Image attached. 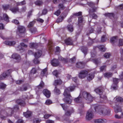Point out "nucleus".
<instances>
[{
  "label": "nucleus",
  "instance_id": "1",
  "mask_svg": "<svg viewBox=\"0 0 123 123\" xmlns=\"http://www.w3.org/2000/svg\"><path fill=\"white\" fill-rule=\"evenodd\" d=\"M63 95L65 98L63 99V100L65 102L70 104L72 101V97L71 95L70 91L68 89H66L63 93Z\"/></svg>",
  "mask_w": 123,
  "mask_h": 123
},
{
  "label": "nucleus",
  "instance_id": "2",
  "mask_svg": "<svg viewBox=\"0 0 123 123\" xmlns=\"http://www.w3.org/2000/svg\"><path fill=\"white\" fill-rule=\"evenodd\" d=\"M94 108L95 111L98 112L100 115H108L110 113V111L105 108H100L99 106L95 107Z\"/></svg>",
  "mask_w": 123,
  "mask_h": 123
},
{
  "label": "nucleus",
  "instance_id": "3",
  "mask_svg": "<svg viewBox=\"0 0 123 123\" xmlns=\"http://www.w3.org/2000/svg\"><path fill=\"white\" fill-rule=\"evenodd\" d=\"M42 52L41 50H39L35 53L34 56L35 58L33 60V61L34 63L35 64H38L40 63V61L38 59L41 56Z\"/></svg>",
  "mask_w": 123,
  "mask_h": 123
},
{
  "label": "nucleus",
  "instance_id": "4",
  "mask_svg": "<svg viewBox=\"0 0 123 123\" xmlns=\"http://www.w3.org/2000/svg\"><path fill=\"white\" fill-rule=\"evenodd\" d=\"M83 97L88 101V103L92 102L94 98H93L90 94L86 92H84L82 93Z\"/></svg>",
  "mask_w": 123,
  "mask_h": 123
},
{
  "label": "nucleus",
  "instance_id": "5",
  "mask_svg": "<svg viewBox=\"0 0 123 123\" xmlns=\"http://www.w3.org/2000/svg\"><path fill=\"white\" fill-rule=\"evenodd\" d=\"M113 84L111 86V88L114 90H116L118 87L117 84L118 83L119 79L116 78H113Z\"/></svg>",
  "mask_w": 123,
  "mask_h": 123
},
{
  "label": "nucleus",
  "instance_id": "6",
  "mask_svg": "<svg viewBox=\"0 0 123 123\" xmlns=\"http://www.w3.org/2000/svg\"><path fill=\"white\" fill-rule=\"evenodd\" d=\"M93 117V111L92 109H90L87 112L86 117L87 120H90L92 119Z\"/></svg>",
  "mask_w": 123,
  "mask_h": 123
},
{
  "label": "nucleus",
  "instance_id": "7",
  "mask_svg": "<svg viewBox=\"0 0 123 123\" xmlns=\"http://www.w3.org/2000/svg\"><path fill=\"white\" fill-rule=\"evenodd\" d=\"M87 74L88 72L86 70L81 71L79 74V77L81 79L84 78L86 77Z\"/></svg>",
  "mask_w": 123,
  "mask_h": 123
},
{
  "label": "nucleus",
  "instance_id": "8",
  "mask_svg": "<svg viewBox=\"0 0 123 123\" xmlns=\"http://www.w3.org/2000/svg\"><path fill=\"white\" fill-rule=\"evenodd\" d=\"M10 70H8L6 72H4L3 73L0 75V80H2L5 79L8 75L10 74Z\"/></svg>",
  "mask_w": 123,
  "mask_h": 123
},
{
  "label": "nucleus",
  "instance_id": "9",
  "mask_svg": "<svg viewBox=\"0 0 123 123\" xmlns=\"http://www.w3.org/2000/svg\"><path fill=\"white\" fill-rule=\"evenodd\" d=\"M13 109L9 108L6 110V111L5 112L6 116H11L13 113Z\"/></svg>",
  "mask_w": 123,
  "mask_h": 123
},
{
  "label": "nucleus",
  "instance_id": "10",
  "mask_svg": "<svg viewBox=\"0 0 123 123\" xmlns=\"http://www.w3.org/2000/svg\"><path fill=\"white\" fill-rule=\"evenodd\" d=\"M51 63L53 66L55 67L58 66L59 64L58 60L55 59H54L51 61Z\"/></svg>",
  "mask_w": 123,
  "mask_h": 123
},
{
  "label": "nucleus",
  "instance_id": "11",
  "mask_svg": "<svg viewBox=\"0 0 123 123\" xmlns=\"http://www.w3.org/2000/svg\"><path fill=\"white\" fill-rule=\"evenodd\" d=\"M66 17V15L63 13H62L59 18L57 19L56 22L59 23L62 21L63 19Z\"/></svg>",
  "mask_w": 123,
  "mask_h": 123
},
{
  "label": "nucleus",
  "instance_id": "12",
  "mask_svg": "<svg viewBox=\"0 0 123 123\" xmlns=\"http://www.w3.org/2000/svg\"><path fill=\"white\" fill-rule=\"evenodd\" d=\"M65 43L67 45H72L73 43V41L71 38L69 37L65 40Z\"/></svg>",
  "mask_w": 123,
  "mask_h": 123
},
{
  "label": "nucleus",
  "instance_id": "13",
  "mask_svg": "<svg viewBox=\"0 0 123 123\" xmlns=\"http://www.w3.org/2000/svg\"><path fill=\"white\" fill-rule=\"evenodd\" d=\"M12 57L16 59L18 62H19L21 59V58L20 55L17 54H14L12 55Z\"/></svg>",
  "mask_w": 123,
  "mask_h": 123
},
{
  "label": "nucleus",
  "instance_id": "14",
  "mask_svg": "<svg viewBox=\"0 0 123 123\" xmlns=\"http://www.w3.org/2000/svg\"><path fill=\"white\" fill-rule=\"evenodd\" d=\"M44 94L47 97L49 98L50 96V91L47 89H44L43 91Z\"/></svg>",
  "mask_w": 123,
  "mask_h": 123
},
{
  "label": "nucleus",
  "instance_id": "15",
  "mask_svg": "<svg viewBox=\"0 0 123 123\" xmlns=\"http://www.w3.org/2000/svg\"><path fill=\"white\" fill-rule=\"evenodd\" d=\"M3 43L7 45L13 46L15 44L16 42L14 41H6L4 42Z\"/></svg>",
  "mask_w": 123,
  "mask_h": 123
},
{
  "label": "nucleus",
  "instance_id": "16",
  "mask_svg": "<svg viewBox=\"0 0 123 123\" xmlns=\"http://www.w3.org/2000/svg\"><path fill=\"white\" fill-rule=\"evenodd\" d=\"M94 74L92 73H90L87 75V80L89 81L91 80L94 78Z\"/></svg>",
  "mask_w": 123,
  "mask_h": 123
},
{
  "label": "nucleus",
  "instance_id": "17",
  "mask_svg": "<svg viewBox=\"0 0 123 123\" xmlns=\"http://www.w3.org/2000/svg\"><path fill=\"white\" fill-rule=\"evenodd\" d=\"M74 111L73 109H72L70 110L67 111H66L65 115L64 116L65 117H67L69 116L71 114L73 113Z\"/></svg>",
  "mask_w": 123,
  "mask_h": 123
},
{
  "label": "nucleus",
  "instance_id": "18",
  "mask_svg": "<svg viewBox=\"0 0 123 123\" xmlns=\"http://www.w3.org/2000/svg\"><path fill=\"white\" fill-rule=\"evenodd\" d=\"M18 31L20 33H24L25 31V27L23 26H19L18 27Z\"/></svg>",
  "mask_w": 123,
  "mask_h": 123
},
{
  "label": "nucleus",
  "instance_id": "19",
  "mask_svg": "<svg viewBox=\"0 0 123 123\" xmlns=\"http://www.w3.org/2000/svg\"><path fill=\"white\" fill-rule=\"evenodd\" d=\"M102 88L99 87L97 88L95 90V91L97 94L101 95L102 93Z\"/></svg>",
  "mask_w": 123,
  "mask_h": 123
},
{
  "label": "nucleus",
  "instance_id": "20",
  "mask_svg": "<svg viewBox=\"0 0 123 123\" xmlns=\"http://www.w3.org/2000/svg\"><path fill=\"white\" fill-rule=\"evenodd\" d=\"M0 18H1L2 19V20H1L0 21L3 19H4L7 22H9V17H8V15L6 14L5 13L3 14V18H2L0 16Z\"/></svg>",
  "mask_w": 123,
  "mask_h": 123
},
{
  "label": "nucleus",
  "instance_id": "21",
  "mask_svg": "<svg viewBox=\"0 0 123 123\" xmlns=\"http://www.w3.org/2000/svg\"><path fill=\"white\" fill-rule=\"evenodd\" d=\"M113 74L112 73L107 72L104 74V76L105 77L109 78L111 77L112 76Z\"/></svg>",
  "mask_w": 123,
  "mask_h": 123
},
{
  "label": "nucleus",
  "instance_id": "22",
  "mask_svg": "<svg viewBox=\"0 0 123 123\" xmlns=\"http://www.w3.org/2000/svg\"><path fill=\"white\" fill-rule=\"evenodd\" d=\"M106 120L105 119H99L96 120L94 121L95 123H105Z\"/></svg>",
  "mask_w": 123,
  "mask_h": 123
},
{
  "label": "nucleus",
  "instance_id": "23",
  "mask_svg": "<svg viewBox=\"0 0 123 123\" xmlns=\"http://www.w3.org/2000/svg\"><path fill=\"white\" fill-rule=\"evenodd\" d=\"M118 38L117 36L113 37L111 38V43H114L117 42L118 41Z\"/></svg>",
  "mask_w": 123,
  "mask_h": 123
},
{
  "label": "nucleus",
  "instance_id": "24",
  "mask_svg": "<svg viewBox=\"0 0 123 123\" xmlns=\"http://www.w3.org/2000/svg\"><path fill=\"white\" fill-rule=\"evenodd\" d=\"M84 64L81 62H79L76 63V67L77 68H82L84 67Z\"/></svg>",
  "mask_w": 123,
  "mask_h": 123
},
{
  "label": "nucleus",
  "instance_id": "25",
  "mask_svg": "<svg viewBox=\"0 0 123 123\" xmlns=\"http://www.w3.org/2000/svg\"><path fill=\"white\" fill-rule=\"evenodd\" d=\"M67 28L68 30L70 32H72L74 30L73 27L72 25H68L67 27Z\"/></svg>",
  "mask_w": 123,
  "mask_h": 123
},
{
  "label": "nucleus",
  "instance_id": "26",
  "mask_svg": "<svg viewBox=\"0 0 123 123\" xmlns=\"http://www.w3.org/2000/svg\"><path fill=\"white\" fill-rule=\"evenodd\" d=\"M31 114V112L28 111H27L26 112L24 113V115L26 118L30 117Z\"/></svg>",
  "mask_w": 123,
  "mask_h": 123
},
{
  "label": "nucleus",
  "instance_id": "27",
  "mask_svg": "<svg viewBox=\"0 0 123 123\" xmlns=\"http://www.w3.org/2000/svg\"><path fill=\"white\" fill-rule=\"evenodd\" d=\"M20 46H18V48H19V49L18 50H20L21 49H23V48L22 47H24L25 48H26L27 47V45L23 43H21L20 44Z\"/></svg>",
  "mask_w": 123,
  "mask_h": 123
},
{
  "label": "nucleus",
  "instance_id": "28",
  "mask_svg": "<svg viewBox=\"0 0 123 123\" xmlns=\"http://www.w3.org/2000/svg\"><path fill=\"white\" fill-rule=\"evenodd\" d=\"M58 58L59 60L62 61L64 63H67L68 61V58H64L61 56H59Z\"/></svg>",
  "mask_w": 123,
  "mask_h": 123
},
{
  "label": "nucleus",
  "instance_id": "29",
  "mask_svg": "<svg viewBox=\"0 0 123 123\" xmlns=\"http://www.w3.org/2000/svg\"><path fill=\"white\" fill-rule=\"evenodd\" d=\"M81 49L82 51L84 54L85 55L87 54V49L86 47L84 46H83L81 47Z\"/></svg>",
  "mask_w": 123,
  "mask_h": 123
},
{
  "label": "nucleus",
  "instance_id": "30",
  "mask_svg": "<svg viewBox=\"0 0 123 123\" xmlns=\"http://www.w3.org/2000/svg\"><path fill=\"white\" fill-rule=\"evenodd\" d=\"M98 48L102 52L105 51L106 49L105 46L104 45H99L98 46Z\"/></svg>",
  "mask_w": 123,
  "mask_h": 123
},
{
  "label": "nucleus",
  "instance_id": "31",
  "mask_svg": "<svg viewBox=\"0 0 123 123\" xmlns=\"http://www.w3.org/2000/svg\"><path fill=\"white\" fill-rule=\"evenodd\" d=\"M44 86V83L42 81H41L40 84L37 86V87L38 89H41Z\"/></svg>",
  "mask_w": 123,
  "mask_h": 123
},
{
  "label": "nucleus",
  "instance_id": "32",
  "mask_svg": "<svg viewBox=\"0 0 123 123\" xmlns=\"http://www.w3.org/2000/svg\"><path fill=\"white\" fill-rule=\"evenodd\" d=\"M47 69L46 68H45L44 69H43L41 74V75L42 76H46L47 74Z\"/></svg>",
  "mask_w": 123,
  "mask_h": 123
},
{
  "label": "nucleus",
  "instance_id": "33",
  "mask_svg": "<svg viewBox=\"0 0 123 123\" xmlns=\"http://www.w3.org/2000/svg\"><path fill=\"white\" fill-rule=\"evenodd\" d=\"M29 30L31 33L32 34H35L37 31V29L35 28H31Z\"/></svg>",
  "mask_w": 123,
  "mask_h": 123
},
{
  "label": "nucleus",
  "instance_id": "34",
  "mask_svg": "<svg viewBox=\"0 0 123 123\" xmlns=\"http://www.w3.org/2000/svg\"><path fill=\"white\" fill-rule=\"evenodd\" d=\"M116 100L117 101L119 102H123V98L121 97H116Z\"/></svg>",
  "mask_w": 123,
  "mask_h": 123
},
{
  "label": "nucleus",
  "instance_id": "35",
  "mask_svg": "<svg viewBox=\"0 0 123 123\" xmlns=\"http://www.w3.org/2000/svg\"><path fill=\"white\" fill-rule=\"evenodd\" d=\"M62 83V81L61 80H55L54 85H57L61 84Z\"/></svg>",
  "mask_w": 123,
  "mask_h": 123
},
{
  "label": "nucleus",
  "instance_id": "36",
  "mask_svg": "<svg viewBox=\"0 0 123 123\" xmlns=\"http://www.w3.org/2000/svg\"><path fill=\"white\" fill-rule=\"evenodd\" d=\"M16 102L19 105H23L25 104V102L20 99L17 100L16 101Z\"/></svg>",
  "mask_w": 123,
  "mask_h": 123
},
{
  "label": "nucleus",
  "instance_id": "37",
  "mask_svg": "<svg viewBox=\"0 0 123 123\" xmlns=\"http://www.w3.org/2000/svg\"><path fill=\"white\" fill-rule=\"evenodd\" d=\"M118 46H122L123 45V40L122 39H119L118 43Z\"/></svg>",
  "mask_w": 123,
  "mask_h": 123
},
{
  "label": "nucleus",
  "instance_id": "38",
  "mask_svg": "<svg viewBox=\"0 0 123 123\" xmlns=\"http://www.w3.org/2000/svg\"><path fill=\"white\" fill-rule=\"evenodd\" d=\"M92 61L96 65L100 63V61L98 59H94L92 60Z\"/></svg>",
  "mask_w": 123,
  "mask_h": 123
},
{
  "label": "nucleus",
  "instance_id": "39",
  "mask_svg": "<svg viewBox=\"0 0 123 123\" xmlns=\"http://www.w3.org/2000/svg\"><path fill=\"white\" fill-rule=\"evenodd\" d=\"M18 8H11L10 10L13 13H16L18 10Z\"/></svg>",
  "mask_w": 123,
  "mask_h": 123
},
{
  "label": "nucleus",
  "instance_id": "40",
  "mask_svg": "<svg viewBox=\"0 0 123 123\" xmlns=\"http://www.w3.org/2000/svg\"><path fill=\"white\" fill-rule=\"evenodd\" d=\"M54 91L55 94L57 95L59 94L60 93L59 90L56 87H55Z\"/></svg>",
  "mask_w": 123,
  "mask_h": 123
},
{
  "label": "nucleus",
  "instance_id": "41",
  "mask_svg": "<svg viewBox=\"0 0 123 123\" xmlns=\"http://www.w3.org/2000/svg\"><path fill=\"white\" fill-rule=\"evenodd\" d=\"M26 4V2L25 0H24L20 2H17V6L24 5Z\"/></svg>",
  "mask_w": 123,
  "mask_h": 123
},
{
  "label": "nucleus",
  "instance_id": "42",
  "mask_svg": "<svg viewBox=\"0 0 123 123\" xmlns=\"http://www.w3.org/2000/svg\"><path fill=\"white\" fill-rule=\"evenodd\" d=\"M35 4L36 5L40 6L42 5L43 4V2L40 0H37L35 2Z\"/></svg>",
  "mask_w": 123,
  "mask_h": 123
},
{
  "label": "nucleus",
  "instance_id": "43",
  "mask_svg": "<svg viewBox=\"0 0 123 123\" xmlns=\"http://www.w3.org/2000/svg\"><path fill=\"white\" fill-rule=\"evenodd\" d=\"M6 85L3 83H0V88L3 89L5 88Z\"/></svg>",
  "mask_w": 123,
  "mask_h": 123
},
{
  "label": "nucleus",
  "instance_id": "44",
  "mask_svg": "<svg viewBox=\"0 0 123 123\" xmlns=\"http://www.w3.org/2000/svg\"><path fill=\"white\" fill-rule=\"evenodd\" d=\"M104 56L105 58H108L111 56V54L110 53H106L104 55Z\"/></svg>",
  "mask_w": 123,
  "mask_h": 123
},
{
  "label": "nucleus",
  "instance_id": "45",
  "mask_svg": "<svg viewBox=\"0 0 123 123\" xmlns=\"http://www.w3.org/2000/svg\"><path fill=\"white\" fill-rule=\"evenodd\" d=\"M107 37L103 35L101 37V41L102 42H105L107 40Z\"/></svg>",
  "mask_w": 123,
  "mask_h": 123
},
{
  "label": "nucleus",
  "instance_id": "46",
  "mask_svg": "<svg viewBox=\"0 0 123 123\" xmlns=\"http://www.w3.org/2000/svg\"><path fill=\"white\" fill-rule=\"evenodd\" d=\"M105 15L107 16L113 17L114 16V14L112 13H106L105 14Z\"/></svg>",
  "mask_w": 123,
  "mask_h": 123
},
{
  "label": "nucleus",
  "instance_id": "47",
  "mask_svg": "<svg viewBox=\"0 0 123 123\" xmlns=\"http://www.w3.org/2000/svg\"><path fill=\"white\" fill-rule=\"evenodd\" d=\"M75 88V86H71L69 87L66 88V89H68V90H69V91H70L71 92H72L74 90Z\"/></svg>",
  "mask_w": 123,
  "mask_h": 123
},
{
  "label": "nucleus",
  "instance_id": "48",
  "mask_svg": "<svg viewBox=\"0 0 123 123\" xmlns=\"http://www.w3.org/2000/svg\"><path fill=\"white\" fill-rule=\"evenodd\" d=\"M121 111V108L120 107H117V108L115 109V112L117 113Z\"/></svg>",
  "mask_w": 123,
  "mask_h": 123
},
{
  "label": "nucleus",
  "instance_id": "49",
  "mask_svg": "<svg viewBox=\"0 0 123 123\" xmlns=\"http://www.w3.org/2000/svg\"><path fill=\"white\" fill-rule=\"evenodd\" d=\"M121 111V108L120 107H117V108L115 109V112L117 113Z\"/></svg>",
  "mask_w": 123,
  "mask_h": 123
},
{
  "label": "nucleus",
  "instance_id": "50",
  "mask_svg": "<svg viewBox=\"0 0 123 123\" xmlns=\"http://www.w3.org/2000/svg\"><path fill=\"white\" fill-rule=\"evenodd\" d=\"M52 103V102L51 100L49 99H48L46 101L45 104L47 105H49Z\"/></svg>",
  "mask_w": 123,
  "mask_h": 123
},
{
  "label": "nucleus",
  "instance_id": "51",
  "mask_svg": "<svg viewBox=\"0 0 123 123\" xmlns=\"http://www.w3.org/2000/svg\"><path fill=\"white\" fill-rule=\"evenodd\" d=\"M4 10H6L8 9L9 6V5H4L2 6Z\"/></svg>",
  "mask_w": 123,
  "mask_h": 123
},
{
  "label": "nucleus",
  "instance_id": "52",
  "mask_svg": "<svg viewBox=\"0 0 123 123\" xmlns=\"http://www.w3.org/2000/svg\"><path fill=\"white\" fill-rule=\"evenodd\" d=\"M35 22V21H33L32 22H31L28 25V27L29 28L32 27L33 25Z\"/></svg>",
  "mask_w": 123,
  "mask_h": 123
},
{
  "label": "nucleus",
  "instance_id": "53",
  "mask_svg": "<svg viewBox=\"0 0 123 123\" xmlns=\"http://www.w3.org/2000/svg\"><path fill=\"white\" fill-rule=\"evenodd\" d=\"M56 50L55 51V54L56 55L59 54L60 52V48L59 47H57L56 48Z\"/></svg>",
  "mask_w": 123,
  "mask_h": 123
},
{
  "label": "nucleus",
  "instance_id": "54",
  "mask_svg": "<svg viewBox=\"0 0 123 123\" xmlns=\"http://www.w3.org/2000/svg\"><path fill=\"white\" fill-rule=\"evenodd\" d=\"M52 41H49L48 45L49 50H50L51 49V47L52 46Z\"/></svg>",
  "mask_w": 123,
  "mask_h": 123
},
{
  "label": "nucleus",
  "instance_id": "55",
  "mask_svg": "<svg viewBox=\"0 0 123 123\" xmlns=\"http://www.w3.org/2000/svg\"><path fill=\"white\" fill-rule=\"evenodd\" d=\"M83 20V17L81 16L79 17L78 18V21L79 23H82Z\"/></svg>",
  "mask_w": 123,
  "mask_h": 123
},
{
  "label": "nucleus",
  "instance_id": "56",
  "mask_svg": "<svg viewBox=\"0 0 123 123\" xmlns=\"http://www.w3.org/2000/svg\"><path fill=\"white\" fill-rule=\"evenodd\" d=\"M27 89V87L26 86H22L21 87L20 89V90L21 91H25Z\"/></svg>",
  "mask_w": 123,
  "mask_h": 123
},
{
  "label": "nucleus",
  "instance_id": "57",
  "mask_svg": "<svg viewBox=\"0 0 123 123\" xmlns=\"http://www.w3.org/2000/svg\"><path fill=\"white\" fill-rule=\"evenodd\" d=\"M52 73L56 77H57V76L58 74V71L56 70H54L53 72Z\"/></svg>",
  "mask_w": 123,
  "mask_h": 123
},
{
  "label": "nucleus",
  "instance_id": "58",
  "mask_svg": "<svg viewBox=\"0 0 123 123\" xmlns=\"http://www.w3.org/2000/svg\"><path fill=\"white\" fill-rule=\"evenodd\" d=\"M37 72V70L36 69L34 68H33L31 71V74H35Z\"/></svg>",
  "mask_w": 123,
  "mask_h": 123
},
{
  "label": "nucleus",
  "instance_id": "59",
  "mask_svg": "<svg viewBox=\"0 0 123 123\" xmlns=\"http://www.w3.org/2000/svg\"><path fill=\"white\" fill-rule=\"evenodd\" d=\"M0 37L2 38V39H3L4 40H5V39H11L10 38H6V37H4L3 35L0 33Z\"/></svg>",
  "mask_w": 123,
  "mask_h": 123
},
{
  "label": "nucleus",
  "instance_id": "60",
  "mask_svg": "<svg viewBox=\"0 0 123 123\" xmlns=\"http://www.w3.org/2000/svg\"><path fill=\"white\" fill-rule=\"evenodd\" d=\"M59 8L60 9H63L65 8V7L64 6L63 4H60L58 6Z\"/></svg>",
  "mask_w": 123,
  "mask_h": 123
},
{
  "label": "nucleus",
  "instance_id": "61",
  "mask_svg": "<svg viewBox=\"0 0 123 123\" xmlns=\"http://www.w3.org/2000/svg\"><path fill=\"white\" fill-rule=\"evenodd\" d=\"M81 98L79 96L78 97L75 99L74 101L78 103Z\"/></svg>",
  "mask_w": 123,
  "mask_h": 123
},
{
  "label": "nucleus",
  "instance_id": "62",
  "mask_svg": "<svg viewBox=\"0 0 123 123\" xmlns=\"http://www.w3.org/2000/svg\"><path fill=\"white\" fill-rule=\"evenodd\" d=\"M75 60V57H73V58L70 59L69 62L71 63H73Z\"/></svg>",
  "mask_w": 123,
  "mask_h": 123
},
{
  "label": "nucleus",
  "instance_id": "63",
  "mask_svg": "<svg viewBox=\"0 0 123 123\" xmlns=\"http://www.w3.org/2000/svg\"><path fill=\"white\" fill-rule=\"evenodd\" d=\"M47 12V9H43L42 11V14L45 15L46 14Z\"/></svg>",
  "mask_w": 123,
  "mask_h": 123
},
{
  "label": "nucleus",
  "instance_id": "64",
  "mask_svg": "<svg viewBox=\"0 0 123 123\" xmlns=\"http://www.w3.org/2000/svg\"><path fill=\"white\" fill-rule=\"evenodd\" d=\"M61 12L60 10H58L55 12V14L57 16H58L60 14Z\"/></svg>",
  "mask_w": 123,
  "mask_h": 123
}]
</instances>
